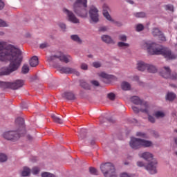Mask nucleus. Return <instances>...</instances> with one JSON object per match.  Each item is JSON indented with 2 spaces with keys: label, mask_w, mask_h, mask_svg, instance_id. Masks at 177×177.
Segmentation results:
<instances>
[{
  "label": "nucleus",
  "mask_w": 177,
  "mask_h": 177,
  "mask_svg": "<svg viewBox=\"0 0 177 177\" xmlns=\"http://www.w3.org/2000/svg\"><path fill=\"white\" fill-rule=\"evenodd\" d=\"M0 60L1 62H6L7 60L10 62L8 66L0 69V75H9V74L19 70V67L23 62L21 51L12 45H8L5 41H0Z\"/></svg>",
  "instance_id": "1"
},
{
  "label": "nucleus",
  "mask_w": 177,
  "mask_h": 177,
  "mask_svg": "<svg viewBox=\"0 0 177 177\" xmlns=\"http://www.w3.org/2000/svg\"><path fill=\"white\" fill-rule=\"evenodd\" d=\"M142 49L147 50L149 55H162L166 59H176V55L171 52L170 49L162 48L161 46L151 41H144L142 44Z\"/></svg>",
  "instance_id": "2"
},
{
  "label": "nucleus",
  "mask_w": 177,
  "mask_h": 177,
  "mask_svg": "<svg viewBox=\"0 0 177 177\" xmlns=\"http://www.w3.org/2000/svg\"><path fill=\"white\" fill-rule=\"evenodd\" d=\"M16 125L19 129L16 131H6L3 134V138L7 140H17L20 139V136H24L26 133V127L24 125V119L23 118H17L15 120Z\"/></svg>",
  "instance_id": "3"
},
{
  "label": "nucleus",
  "mask_w": 177,
  "mask_h": 177,
  "mask_svg": "<svg viewBox=\"0 0 177 177\" xmlns=\"http://www.w3.org/2000/svg\"><path fill=\"white\" fill-rule=\"evenodd\" d=\"M139 156L149 162L146 166V169L151 174V175L157 174V160L153 158V154L149 152H144L142 153H139Z\"/></svg>",
  "instance_id": "4"
},
{
  "label": "nucleus",
  "mask_w": 177,
  "mask_h": 177,
  "mask_svg": "<svg viewBox=\"0 0 177 177\" xmlns=\"http://www.w3.org/2000/svg\"><path fill=\"white\" fill-rule=\"evenodd\" d=\"M86 3H88L87 0H77L75 2L73 5V11L80 17L85 18L88 16V10L85 8H82L88 6Z\"/></svg>",
  "instance_id": "5"
},
{
  "label": "nucleus",
  "mask_w": 177,
  "mask_h": 177,
  "mask_svg": "<svg viewBox=\"0 0 177 177\" xmlns=\"http://www.w3.org/2000/svg\"><path fill=\"white\" fill-rule=\"evenodd\" d=\"M129 145L131 149L138 150V149H140V147H151V146H153V142L143 139L131 138Z\"/></svg>",
  "instance_id": "6"
},
{
  "label": "nucleus",
  "mask_w": 177,
  "mask_h": 177,
  "mask_svg": "<svg viewBox=\"0 0 177 177\" xmlns=\"http://www.w3.org/2000/svg\"><path fill=\"white\" fill-rule=\"evenodd\" d=\"M100 169L105 177H117V174H115V167L110 162L101 165Z\"/></svg>",
  "instance_id": "7"
},
{
  "label": "nucleus",
  "mask_w": 177,
  "mask_h": 177,
  "mask_svg": "<svg viewBox=\"0 0 177 177\" xmlns=\"http://www.w3.org/2000/svg\"><path fill=\"white\" fill-rule=\"evenodd\" d=\"M131 101L132 103H133V104L140 106V111L142 113L149 114V104H147V102H144L143 100H140V98H139L138 96L131 97Z\"/></svg>",
  "instance_id": "8"
},
{
  "label": "nucleus",
  "mask_w": 177,
  "mask_h": 177,
  "mask_svg": "<svg viewBox=\"0 0 177 177\" xmlns=\"http://www.w3.org/2000/svg\"><path fill=\"white\" fill-rule=\"evenodd\" d=\"M55 59H59V62H62V63H70V61L71 60V56L68 55H64L62 52H59L55 55L50 56L48 58V62H53Z\"/></svg>",
  "instance_id": "9"
},
{
  "label": "nucleus",
  "mask_w": 177,
  "mask_h": 177,
  "mask_svg": "<svg viewBox=\"0 0 177 177\" xmlns=\"http://www.w3.org/2000/svg\"><path fill=\"white\" fill-rule=\"evenodd\" d=\"M160 74L163 78H170V80H172L173 81H175L177 79L176 73H173L171 75V68L168 66H164L160 72Z\"/></svg>",
  "instance_id": "10"
},
{
  "label": "nucleus",
  "mask_w": 177,
  "mask_h": 177,
  "mask_svg": "<svg viewBox=\"0 0 177 177\" xmlns=\"http://www.w3.org/2000/svg\"><path fill=\"white\" fill-rule=\"evenodd\" d=\"M64 13H66L68 17V20L71 21V23H73L74 24H78L80 23V19L75 17V15L70 10H68L66 8L63 9Z\"/></svg>",
  "instance_id": "11"
},
{
  "label": "nucleus",
  "mask_w": 177,
  "mask_h": 177,
  "mask_svg": "<svg viewBox=\"0 0 177 177\" xmlns=\"http://www.w3.org/2000/svg\"><path fill=\"white\" fill-rule=\"evenodd\" d=\"M99 10H97V8H96V7L92 6L90 8V10H89V15L90 17L92 20V21H93V23H97V21H99Z\"/></svg>",
  "instance_id": "12"
},
{
  "label": "nucleus",
  "mask_w": 177,
  "mask_h": 177,
  "mask_svg": "<svg viewBox=\"0 0 177 177\" xmlns=\"http://www.w3.org/2000/svg\"><path fill=\"white\" fill-rule=\"evenodd\" d=\"M9 86L11 89H19V88H22L24 86V80H17L14 82L9 83Z\"/></svg>",
  "instance_id": "13"
},
{
  "label": "nucleus",
  "mask_w": 177,
  "mask_h": 177,
  "mask_svg": "<svg viewBox=\"0 0 177 177\" xmlns=\"http://www.w3.org/2000/svg\"><path fill=\"white\" fill-rule=\"evenodd\" d=\"M59 71L64 74H75L77 77L80 75V72L77 71L75 68L70 67H62Z\"/></svg>",
  "instance_id": "14"
},
{
  "label": "nucleus",
  "mask_w": 177,
  "mask_h": 177,
  "mask_svg": "<svg viewBox=\"0 0 177 177\" xmlns=\"http://www.w3.org/2000/svg\"><path fill=\"white\" fill-rule=\"evenodd\" d=\"M152 35H153V37H158L160 41H162L163 42H165V41H167V38L165 37V36H164L162 32L160 31V29L158 28L153 29Z\"/></svg>",
  "instance_id": "15"
},
{
  "label": "nucleus",
  "mask_w": 177,
  "mask_h": 177,
  "mask_svg": "<svg viewBox=\"0 0 177 177\" xmlns=\"http://www.w3.org/2000/svg\"><path fill=\"white\" fill-rule=\"evenodd\" d=\"M102 9L104 17H106V19L109 20V21H112V23H114L113 19H111V16H110V14H109V10H110L109 6H107V4H104L102 6Z\"/></svg>",
  "instance_id": "16"
},
{
  "label": "nucleus",
  "mask_w": 177,
  "mask_h": 177,
  "mask_svg": "<svg viewBox=\"0 0 177 177\" xmlns=\"http://www.w3.org/2000/svg\"><path fill=\"white\" fill-rule=\"evenodd\" d=\"M149 64H146L143 62H140L137 64V69L138 71H146L148 68Z\"/></svg>",
  "instance_id": "17"
},
{
  "label": "nucleus",
  "mask_w": 177,
  "mask_h": 177,
  "mask_svg": "<svg viewBox=\"0 0 177 177\" xmlns=\"http://www.w3.org/2000/svg\"><path fill=\"white\" fill-rule=\"evenodd\" d=\"M101 39L105 44H114V40H113L111 37H110V36H109L107 35H103L101 37Z\"/></svg>",
  "instance_id": "18"
},
{
  "label": "nucleus",
  "mask_w": 177,
  "mask_h": 177,
  "mask_svg": "<svg viewBox=\"0 0 177 177\" xmlns=\"http://www.w3.org/2000/svg\"><path fill=\"white\" fill-rule=\"evenodd\" d=\"M29 63H30V67H37V66H38V64H39L38 57L37 56L32 57L30 59Z\"/></svg>",
  "instance_id": "19"
},
{
  "label": "nucleus",
  "mask_w": 177,
  "mask_h": 177,
  "mask_svg": "<svg viewBox=\"0 0 177 177\" xmlns=\"http://www.w3.org/2000/svg\"><path fill=\"white\" fill-rule=\"evenodd\" d=\"M63 97L68 100H74L75 99V95L74 93H73V92H65L63 94Z\"/></svg>",
  "instance_id": "20"
},
{
  "label": "nucleus",
  "mask_w": 177,
  "mask_h": 177,
  "mask_svg": "<svg viewBox=\"0 0 177 177\" xmlns=\"http://www.w3.org/2000/svg\"><path fill=\"white\" fill-rule=\"evenodd\" d=\"M78 138L81 140H82L83 139H85V138H86V129H81L79 132Z\"/></svg>",
  "instance_id": "21"
},
{
  "label": "nucleus",
  "mask_w": 177,
  "mask_h": 177,
  "mask_svg": "<svg viewBox=\"0 0 177 177\" xmlns=\"http://www.w3.org/2000/svg\"><path fill=\"white\" fill-rule=\"evenodd\" d=\"M153 115L156 118H164L165 117V113L162 111H156L154 112Z\"/></svg>",
  "instance_id": "22"
},
{
  "label": "nucleus",
  "mask_w": 177,
  "mask_h": 177,
  "mask_svg": "<svg viewBox=\"0 0 177 177\" xmlns=\"http://www.w3.org/2000/svg\"><path fill=\"white\" fill-rule=\"evenodd\" d=\"M30 174H31V169L27 167H24L21 171V176H30Z\"/></svg>",
  "instance_id": "23"
},
{
  "label": "nucleus",
  "mask_w": 177,
  "mask_h": 177,
  "mask_svg": "<svg viewBox=\"0 0 177 177\" xmlns=\"http://www.w3.org/2000/svg\"><path fill=\"white\" fill-rule=\"evenodd\" d=\"M80 86L82 88H84V89H86L87 91H90L91 88V85L89 84L86 83L84 80H81L80 81Z\"/></svg>",
  "instance_id": "24"
},
{
  "label": "nucleus",
  "mask_w": 177,
  "mask_h": 177,
  "mask_svg": "<svg viewBox=\"0 0 177 177\" xmlns=\"http://www.w3.org/2000/svg\"><path fill=\"white\" fill-rule=\"evenodd\" d=\"M175 97H176V94L172 92L167 93V95L166 96L167 100H169V102H172V100H174Z\"/></svg>",
  "instance_id": "25"
},
{
  "label": "nucleus",
  "mask_w": 177,
  "mask_h": 177,
  "mask_svg": "<svg viewBox=\"0 0 177 177\" xmlns=\"http://www.w3.org/2000/svg\"><path fill=\"white\" fill-rule=\"evenodd\" d=\"M71 39L72 41L77 42V44H82V40L77 35H72L71 36Z\"/></svg>",
  "instance_id": "26"
},
{
  "label": "nucleus",
  "mask_w": 177,
  "mask_h": 177,
  "mask_svg": "<svg viewBox=\"0 0 177 177\" xmlns=\"http://www.w3.org/2000/svg\"><path fill=\"white\" fill-rule=\"evenodd\" d=\"M147 71L148 73H157L158 69L157 67H156V66L148 64Z\"/></svg>",
  "instance_id": "27"
},
{
  "label": "nucleus",
  "mask_w": 177,
  "mask_h": 177,
  "mask_svg": "<svg viewBox=\"0 0 177 177\" xmlns=\"http://www.w3.org/2000/svg\"><path fill=\"white\" fill-rule=\"evenodd\" d=\"M123 91H129L131 89V84L127 82H123L121 84Z\"/></svg>",
  "instance_id": "28"
},
{
  "label": "nucleus",
  "mask_w": 177,
  "mask_h": 177,
  "mask_svg": "<svg viewBox=\"0 0 177 177\" xmlns=\"http://www.w3.org/2000/svg\"><path fill=\"white\" fill-rule=\"evenodd\" d=\"M51 118H53V121L57 124H63V119L56 116L55 115H51Z\"/></svg>",
  "instance_id": "29"
},
{
  "label": "nucleus",
  "mask_w": 177,
  "mask_h": 177,
  "mask_svg": "<svg viewBox=\"0 0 177 177\" xmlns=\"http://www.w3.org/2000/svg\"><path fill=\"white\" fill-rule=\"evenodd\" d=\"M51 118H53V121L57 124H63V119L56 116L55 115H51Z\"/></svg>",
  "instance_id": "30"
},
{
  "label": "nucleus",
  "mask_w": 177,
  "mask_h": 177,
  "mask_svg": "<svg viewBox=\"0 0 177 177\" xmlns=\"http://www.w3.org/2000/svg\"><path fill=\"white\" fill-rule=\"evenodd\" d=\"M99 77H101L102 78H104L105 80H110L111 78V75L104 73L102 72L98 74Z\"/></svg>",
  "instance_id": "31"
},
{
  "label": "nucleus",
  "mask_w": 177,
  "mask_h": 177,
  "mask_svg": "<svg viewBox=\"0 0 177 177\" xmlns=\"http://www.w3.org/2000/svg\"><path fill=\"white\" fill-rule=\"evenodd\" d=\"M30 71V67L27 64H24L21 68L22 74H27Z\"/></svg>",
  "instance_id": "32"
},
{
  "label": "nucleus",
  "mask_w": 177,
  "mask_h": 177,
  "mask_svg": "<svg viewBox=\"0 0 177 177\" xmlns=\"http://www.w3.org/2000/svg\"><path fill=\"white\" fill-rule=\"evenodd\" d=\"M119 48H129V44L120 41L118 43Z\"/></svg>",
  "instance_id": "33"
},
{
  "label": "nucleus",
  "mask_w": 177,
  "mask_h": 177,
  "mask_svg": "<svg viewBox=\"0 0 177 177\" xmlns=\"http://www.w3.org/2000/svg\"><path fill=\"white\" fill-rule=\"evenodd\" d=\"M8 160V156L4 153H0V162H5Z\"/></svg>",
  "instance_id": "34"
},
{
  "label": "nucleus",
  "mask_w": 177,
  "mask_h": 177,
  "mask_svg": "<svg viewBox=\"0 0 177 177\" xmlns=\"http://www.w3.org/2000/svg\"><path fill=\"white\" fill-rule=\"evenodd\" d=\"M41 177H56V176L49 172H43L41 173Z\"/></svg>",
  "instance_id": "35"
},
{
  "label": "nucleus",
  "mask_w": 177,
  "mask_h": 177,
  "mask_svg": "<svg viewBox=\"0 0 177 177\" xmlns=\"http://www.w3.org/2000/svg\"><path fill=\"white\" fill-rule=\"evenodd\" d=\"M134 16H136V17H138V18H143L146 17V14L145 12H137L136 14H134Z\"/></svg>",
  "instance_id": "36"
},
{
  "label": "nucleus",
  "mask_w": 177,
  "mask_h": 177,
  "mask_svg": "<svg viewBox=\"0 0 177 177\" xmlns=\"http://www.w3.org/2000/svg\"><path fill=\"white\" fill-rule=\"evenodd\" d=\"M89 171H90V173L92 174V175H98L99 174L97 170L95 168L90 167Z\"/></svg>",
  "instance_id": "37"
},
{
  "label": "nucleus",
  "mask_w": 177,
  "mask_h": 177,
  "mask_svg": "<svg viewBox=\"0 0 177 177\" xmlns=\"http://www.w3.org/2000/svg\"><path fill=\"white\" fill-rule=\"evenodd\" d=\"M32 174L33 175H38L39 174V169L37 167H35L32 169Z\"/></svg>",
  "instance_id": "38"
},
{
  "label": "nucleus",
  "mask_w": 177,
  "mask_h": 177,
  "mask_svg": "<svg viewBox=\"0 0 177 177\" xmlns=\"http://www.w3.org/2000/svg\"><path fill=\"white\" fill-rule=\"evenodd\" d=\"M148 120L152 124H154V122H156V118H154V117L151 116V115H148Z\"/></svg>",
  "instance_id": "39"
},
{
  "label": "nucleus",
  "mask_w": 177,
  "mask_h": 177,
  "mask_svg": "<svg viewBox=\"0 0 177 177\" xmlns=\"http://www.w3.org/2000/svg\"><path fill=\"white\" fill-rule=\"evenodd\" d=\"M143 28H145V26H143L142 24H138L136 26V31H142Z\"/></svg>",
  "instance_id": "40"
},
{
  "label": "nucleus",
  "mask_w": 177,
  "mask_h": 177,
  "mask_svg": "<svg viewBox=\"0 0 177 177\" xmlns=\"http://www.w3.org/2000/svg\"><path fill=\"white\" fill-rule=\"evenodd\" d=\"M93 66L95 68H99V67H102V64H100V62H95L93 63Z\"/></svg>",
  "instance_id": "41"
},
{
  "label": "nucleus",
  "mask_w": 177,
  "mask_h": 177,
  "mask_svg": "<svg viewBox=\"0 0 177 177\" xmlns=\"http://www.w3.org/2000/svg\"><path fill=\"white\" fill-rule=\"evenodd\" d=\"M166 10H169L170 12H174V6L172 5H167L165 6Z\"/></svg>",
  "instance_id": "42"
},
{
  "label": "nucleus",
  "mask_w": 177,
  "mask_h": 177,
  "mask_svg": "<svg viewBox=\"0 0 177 177\" xmlns=\"http://www.w3.org/2000/svg\"><path fill=\"white\" fill-rule=\"evenodd\" d=\"M108 97L110 100H114L115 99V95L113 93H109Z\"/></svg>",
  "instance_id": "43"
},
{
  "label": "nucleus",
  "mask_w": 177,
  "mask_h": 177,
  "mask_svg": "<svg viewBox=\"0 0 177 177\" xmlns=\"http://www.w3.org/2000/svg\"><path fill=\"white\" fill-rule=\"evenodd\" d=\"M0 27H8V24L5 21L0 19Z\"/></svg>",
  "instance_id": "44"
},
{
  "label": "nucleus",
  "mask_w": 177,
  "mask_h": 177,
  "mask_svg": "<svg viewBox=\"0 0 177 177\" xmlns=\"http://www.w3.org/2000/svg\"><path fill=\"white\" fill-rule=\"evenodd\" d=\"M59 27H60V28L62 30V31H66V24H64V23H59Z\"/></svg>",
  "instance_id": "45"
},
{
  "label": "nucleus",
  "mask_w": 177,
  "mask_h": 177,
  "mask_svg": "<svg viewBox=\"0 0 177 177\" xmlns=\"http://www.w3.org/2000/svg\"><path fill=\"white\" fill-rule=\"evenodd\" d=\"M137 136H139L140 138H147L146 133H142V132H138L136 133Z\"/></svg>",
  "instance_id": "46"
},
{
  "label": "nucleus",
  "mask_w": 177,
  "mask_h": 177,
  "mask_svg": "<svg viewBox=\"0 0 177 177\" xmlns=\"http://www.w3.org/2000/svg\"><path fill=\"white\" fill-rule=\"evenodd\" d=\"M137 165L138 167H145V169H146V167H147V165H145V163L142 161H138Z\"/></svg>",
  "instance_id": "47"
},
{
  "label": "nucleus",
  "mask_w": 177,
  "mask_h": 177,
  "mask_svg": "<svg viewBox=\"0 0 177 177\" xmlns=\"http://www.w3.org/2000/svg\"><path fill=\"white\" fill-rule=\"evenodd\" d=\"M48 46H49V44L46 42L40 44L41 49H45V48H48Z\"/></svg>",
  "instance_id": "48"
},
{
  "label": "nucleus",
  "mask_w": 177,
  "mask_h": 177,
  "mask_svg": "<svg viewBox=\"0 0 177 177\" xmlns=\"http://www.w3.org/2000/svg\"><path fill=\"white\" fill-rule=\"evenodd\" d=\"M132 110L136 114H138V113H139V111H140V109H139V108H138V107H136L135 106H132Z\"/></svg>",
  "instance_id": "49"
},
{
  "label": "nucleus",
  "mask_w": 177,
  "mask_h": 177,
  "mask_svg": "<svg viewBox=\"0 0 177 177\" xmlns=\"http://www.w3.org/2000/svg\"><path fill=\"white\" fill-rule=\"evenodd\" d=\"M119 39L120 41H127V36L125 35H121L119 36Z\"/></svg>",
  "instance_id": "50"
},
{
  "label": "nucleus",
  "mask_w": 177,
  "mask_h": 177,
  "mask_svg": "<svg viewBox=\"0 0 177 177\" xmlns=\"http://www.w3.org/2000/svg\"><path fill=\"white\" fill-rule=\"evenodd\" d=\"M80 68H82V70H88V64L85 63L82 64L80 66Z\"/></svg>",
  "instance_id": "51"
},
{
  "label": "nucleus",
  "mask_w": 177,
  "mask_h": 177,
  "mask_svg": "<svg viewBox=\"0 0 177 177\" xmlns=\"http://www.w3.org/2000/svg\"><path fill=\"white\" fill-rule=\"evenodd\" d=\"M99 31L101 32H104L107 31V27H106V26L100 27Z\"/></svg>",
  "instance_id": "52"
},
{
  "label": "nucleus",
  "mask_w": 177,
  "mask_h": 177,
  "mask_svg": "<svg viewBox=\"0 0 177 177\" xmlns=\"http://www.w3.org/2000/svg\"><path fill=\"white\" fill-rule=\"evenodd\" d=\"M91 84H92V85H93L94 86H99L100 85L99 82H97V80L91 81Z\"/></svg>",
  "instance_id": "53"
},
{
  "label": "nucleus",
  "mask_w": 177,
  "mask_h": 177,
  "mask_svg": "<svg viewBox=\"0 0 177 177\" xmlns=\"http://www.w3.org/2000/svg\"><path fill=\"white\" fill-rule=\"evenodd\" d=\"M3 2H2V0H0V10H2L3 9Z\"/></svg>",
  "instance_id": "54"
},
{
  "label": "nucleus",
  "mask_w": 177,
  "mask_h": 177,
  "mask_svg": "<svg viewBox=\"0 0 177 177\" xmlns=\"http://www.w3.org/2000/svg\"><path fill=\"white\" fill-rule=\"evenodd\" d=\"M133 81H137V82L139 81V76L138 75L133 76Z\"/></svg>",
  "instance_id": "55"
},
{
  "label": "nucleus",
  "mask_w": 177,
  "mask_h": 177,
  "mask_svg": "<svg viewBox=\"0 0 177 177\" xmlns=\"http://www.w3.org/2000/svg\"><path fill=\"white\" fill-rule=\"evenodd\" d=\"M103 120V116H101V117L99 118V120L101 122V124H103V120Z\"/></svg>",
  "instance_id": "56"
},
{
  "label": "nucleus",
  "mask_w": 177,
  "mask_h": 177,
  "mask_svg": "<svg viewBox=\"0 0 177 177\" xmlns=\"http://www.w3.org/2000/svg\"><path fill=\"white\" fill-rule=\"evenodd\" d=\"M127 2H129V3H131V5H133V1L132 0H129L127 1Z\"/></svg>",
  "instance_id": "57"
},
{
  "label": "nucleus",
  "mask_w": 177,
  "mask_h": 177,
  "mask_svg": "<svg viewBox=\"0 0 177 177\" xmlns=\"http://www.w3.org/2000/svg\"><path fill=\"white\" fill-rule=\"evenodd\" d=\"M28 139L29 140H31V139H32V137H31V136L28 135Z\"/></svg>",
  "instance_id": "58"
},
{
  "label": "nucleus",
  "mask_w": 177,
  "mask_h": 177,
  "mask_svg": "<svg viewBox=\"0 0 177 177\" xmlns=\"http://www.w3.org/2000/svg\"><path fill=\"white\" fill-rule=\"evenodd\" d=\"M174 142H175L176 146H177V138H175V139H174Z\"/></svg>",
  "instance_id": "59"
},
{
  "label": "nucleus",
  "mask_w": 177,
  "mask_h": 177,
  "mask_svg": "<svg viewBox=\"0 0 177 177\" xmlns=\"http://www.w3.org/2000/svg\"><path fill=\"white\" fill-rule=\"evenodd\" d=\"M91 145H95V141L94 140L91 141Z\"/></svg>",
  "instance_id": "60"
},
{
  "label": "nucleus",
  "mask_w": 177,
  "mask_h": 177,
  "mask_svg": "<svg viewBox=\"0 0 177 177\" xmlns=\"http://www.w3.org/2000/svg\"><path fill=\"white\" fill-rule=\"evenodd\" d=\"M172 114H173V117H174V115H175V117H176V113H172Z\"/></svg>",
  "instance_id": "61"
},
{
  "label": "nucleus",
  "mask_w": 177,
  "mask_h": 177,
  "mask_svg": "<svg viewBox=\"0 0 177 177\" xmlns=\"http://www.w3.org/2000/svg\"><path fill=\"white\" fill-rule=\"evenodd\" d=\"M176 156H177V151L175 152Z\"/></svg>",
  "instance_id": "62"
},
{
  "label": "nucleus",
  "mask_w": 177,
  "mask_h": 177,
  "mask_svg": "<svg viewBox=\"0 0 177 177\" xmlns=\"http://www.w3.org/2000/svg\"><path fill=\"white\" fill-rule=\"evenodd\" d=\"M88 57H92V56H91V55H88Z\"/></svg>",
  "instance_id": "63"
},
{
  "label": "nucleus",
  "mask_w": 177,
  "mask_h": 177,
  "mask_svg": "<svg viewBox=\"0 0 177 177\" xmlns=\"http://www.w3.org/2000/svg\"><path fill=\"white\" fill-rule=\"evenodd\" d=\"M0 85H2V82H0Z\"/></svg>",
  "instance_id": "64"
}]
</instances>
